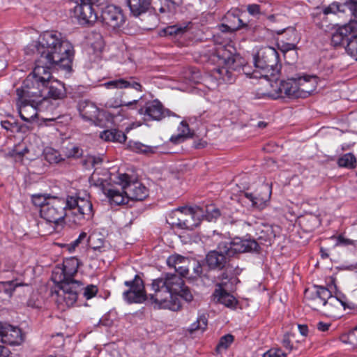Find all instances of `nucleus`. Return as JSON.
Wrapping results in <instances>:
<instances>
[{"label":"nucleus","mask_w":357,"mask_h":357,"mask_svg":"<svg viewBox=\"0 0 357 357\" xmlns=\"http://www.w3.org/2000/svg\"><path fill=\"white\" fill-rule=\"evenodd\" d=\"M195 276L200 277L202 273V267L199 263H197L193 268Z\"/></svg>","instance_id":"bf43d9fd"},{"label":"nucleus","mask_w":357,"mask_h":357,"mask_svg":"<svg viewBox=\"0 0 357 357\" xmlns=\"http://www.w3.org/2000/svg\"><path fill=\"white\" fill-rule=\"evenodd\" d=\"M124 285L129 288L123 293V298L128 303H142L149 298L151 303H154L155 306L159 308L158 305L151 301L150 294L149 296L146 294L144 282L138 275H135L132 280L125 281Z\"/></svg>","instance_id":"9b49d317"},{"label":"nucleus","mask_w":357,"mask_h":357,"mask_svg":"<svg viewBox=\"0 0 357 357\" xmlns=\"http://www.w3.org/2000/svg\"><path fill=\"white\" fill-rule=\"evenodd\" d=\"M234 336L231 334H227L221 337L218 344L216 346V351L218 353L222 352L223 350H226L234 342Z\"/></svg>","instance_id":"c9c22d12"},{"label":"nucleus","mask_w":357,"mask_h":357,"mask_svg":"<svg viewBox=\"0 0 357 357\" xmlns=\"http://www.w3.org/2000/svg\"><path fill=\"white\" fill-rule=\"evenodd\" d=\"M298 328L301 334L303 336H306L308 333V328L306 325H298Z\"/></svg>","instance_id":"680f3d73"},{"label":"nucleus","mask_w":357,"mask_h":357,"mask_svg":"<svg viewBox=\"0 0 357 357\" xmlns=\"http://www.w3.org/2000/svg\"><path fill=\"white\" fill-rule=\"evenodd\" d=\"M138 114L142 116L144 121H160L166 116H174V113L165 109L158 100L147 102L143 107L138 109Z\"/></svg>","instance_id":"2eb2a0df"},{"label":"nucleus","mask_w":357,"mask_h":357,"mask_svg":"<svg viewBox=\"0 0 357 357\" xmlns=\"http://www.w3.org/2000/svg\"><path fill=\"white\" fill-rule=\"evenodd\" d=\"M79 110L81 116L87 121H93L98 118L99 114V109L97 106L89 101H84L80 103Z\"/></svg>","instance_id":"5701e85b"},{"label":"nucleus","mask_w":357,"mask_h":357,"mask_svg":"<svg viewBox=\"0 0 357 357\" xmlns=\"http://www.w3.org/2000/svg\"><path fill=\"white\" fill-rule=\"evenodd\" d=\"M357 32V20H350L349 23L339 27L331 36V43L334 46L347 44L351 36Z\"/></svg>","instance_id":"f3484780"},{"label":"nucleus","mask_w":357,"mask_h":357,"mask_svg":"<svg viewBox=\"0 0 357 357\" xmlns=\"http://www.w3.org/2000/svg\"><path fill=\"white\" fill-rule=\"evenodd\" d=\"M305 298L307 301V305L314 310H319L321 307H326L327 313L331 316H335L333 312L335 309H339L342 306L344 309L347 307L353 308L352 305H347L346 303L335 296H332L326 287L321 286H314L312 289H306L305 291Z\"/></svg>","instance_id":"6e6552de"},{"label":"nucleus","mask_w":357,"mask_h":357,"mask_svg":"<svg viewBox=\"0 0 357 357\" xmlns=\"http://www.w3.org/2000/svg\"><path fill=\"white\" fill-rule=\"evenodd\" d=\"M244 195L251 203L252 202L255 197V195H254L251 192H245Z\"/></svg>","instance_id":"69168bd1"},{"label":"nucleus","mask_w":357,"mask_h":357,"mask_svg":"<svg viewBox=\"0 0 357 357\" xmlns=\"http://www.w3.org/2000/svg\"><path fill=\"white\" fill-rule=\"evenodd\" d=\"M207 326V318L205 314L200 315L196 321L192 323L190 328L189 331L190 333H192L195 331L201 330L204 331Z\"/></svg>","instance_id":"4c0bfd02"},{"label":"nucleus","mask_w":357,"mask_h":357,"mask_svg":"<svg viewBox=\"0 0 357 357\" xmlns=\"http://www.w3.org/2000/svg\"><path fill=\"white\" fill-rule=\"evenodd\" d=\"M224 20L225 23L219 26V30L222 32H233L245 26L237 11H228Z\"/></svg>","instance_id":"aec40b11"},{"label":"nucleus","mask_w":357,"mask_h":357,"mask_svg":"<svg viewBox=\"0 0 357 357\" xmlns=\"http://www.w3.org/2000/svg\"><path fill=\"white\" fill-rule=\"evenodd\" d=\"M87 234L85 232H82L77 238L72 241L68 245L70 252L74 251L75 248L86 238Z\"/></svg>","instance_id":"de8ad7c7"},{"label":"nucleus","mask_w":357,"mask_h":357,"mask_svg":"<svg viewBox=\"0 0 357 357\" xmlns=\"http://www.w3.org/2000/svg\"><path fill=\"white\" fill-rule=\"evenodd\" d=\"M247 10L251 15H259L261 12L260 6L255 3L248 5Z\"/></svg>","instance_id":"603ef678"},{"label":"nucleus","mask_w":357,"mask_h":357,"mask_svg":"<svg viewBox=\"0 0 357 357\" xmlns=\"http://www.w3.org/2000/svg\"><path fill=\"white\" fill-rule=\"evenodd\" d=\"M17 96L18 97L17 107L20 116L23 121L29 122L36 116L37 109H39L41 105H39L37 107H33L31 102L28 101L23 102L20 96L17 94Z\"/></svg>","instance_id":"4be33fe9"},{"label":"nucleus","mask_w":357,"mask_h":357,"mask_svg":"<svg viewBox=\"0 0 357 357\" xmlns=\"http://www.w3.org/2000/svg\"><path fill=\"white\" fill-rule=\"evenodd\" d=\"M86 3H89L90 6L93 7V6H99L104 4L106 0H84Z\"/></svg>","instance_id":"13d9d810"},{"label":"nucleus","mask_w":357,"mask_h":357,"mask_svg":"<svg viewBox=\"0 0 357 357\" xmlns=\"http://www.w3.org/2000/svg\"><path fill=\"white\" fill-rule=\"evenodd\" d=\"M236 59L237 56L230 50L219 47L211 56V61L218 65L213 70L214 75L225 82L232 83L235 79L234 73L241 68Z\"/></svg>","instance_id":"1a4fd4ad"},{"label":"nucleus","mask_w":357,"mask_h":357,"mask_svg":"<svg viewBox=\"0 0 357 357\" xmlns=\"http://www.w3.org/2000/svg\"><path fill=\"white\" fill-rule=\"evenodd\" d=\"M8 356L9 350L3 346H0V357H8Z\"/></svg>","instance_id":"052dcab7"},{"label":"nucleus","mask_w":357,"mask_h":357,"mask_svg":"<svg viewBox=\"0 0 357 357\" xmlns=\"http://www.w3.org/2000/svg\"><path fill=\"white\" fill-rule=\"evenodd\" d=\"M316 76H304L281 79L279 83L271 84V90L267 96L272 99L304 98L316 89Z\"/></svg>","instance_id":"39448f33"},{"label":"nucleus","mask_w":357,"mask_h":357,"mask_svg":"<svg viewBox=\"0 0 357 357\" xmlns=\"http://www.w3.org/2000/svg\"><path fill=\"white\" fill-rule=\"evenodd\" d=\"M126 79L123 78L110 80L103 83L102 85L107 89H126Z\"/></svg>","instance_id":"ea45409f"},{"label":"nucleus","mask_w":357,"mask_h":357,"mask_svg":"<svg viewBox=\"0 0 357 357\" xmlns=\"http://www.w3.org/2000/svg\"><path fill=\"white\" fill-rule=\"evenodd\" d=\"M50 69L35 66L24 80L22 86L16 90L23 102L28 101L37 107L48 98L56 100L65 96L63 84L53 79Z\"/></svg>","instance_id":"7ed1b4c3"},{"label":"nucleus","mask_w":357,"mask_h":357,"mask_svg":"<svg viewBox=\"0 0 357 357\" xmlns=\"http://www.w3.org/2000/svg\"><path fill=\"white\" fill-rule=\"evenodd\" d=\"M190 24V22H188L187 24L183 23L169 26L164 29L162 31L164 32L165 36H181L188 31V26Z\"/></svg>","instance_id":"c85d7f7f"},{"label":"nucleus","mask_w":357,"mask_h":357,"mask_svg":"<svg viewBox=\"0 0 357 357\" xmlns=\"http://www.w3.org/2000/svg\"><path fill=\"white\" fill-rule=\"evenodd\" d=\"M104 246V242L102 239L99 238L98 239V242L96 245H93V249L94 250H100V249Z\"/></svg>","instance_id":"0e129e2a"},{"label":"nucleus","mask_w":357,"mask_h":357,"mask_svg":"<svg viewBox=\"0 0 357 357\" xmlns=\"http://www.w3.org/2000/svg\"><path fill=\"white\" fill-rule=\"evenodd\" d=\"M356 158L351 153H345L339 158L337 165L341 167L353 169L356 166Z\"/></svg>","instance_id":"c756f323"},{"label":"nucleus","mask_w":357,"mask_h":357,"mask_svg":"<svg viewBox=\"0 0 357 357\" xmlns=\"http://www.w3.org/2000/svg\"><path fill=\"white\" fill-rule=\"evenodd\" d=\"M100 17L103 24L112 29L120 27L125 22L122 10L114 5H109L104 8Z\"/></svg>","instance_id":"dca6fc26"},{"label":"nucleus","mask_w":357,"mask_h":357,"mask_svg":"<svg viewBox=\"0 0 357 357\" xmlns=\"http://www.w3.org/2000/svg\"><path fill=\"white\" fill-rule=\"evenodd\" d=\"M79 266V260L75 257H70L63 260L61 265H57L53 270L52 279L55 283L68 282L73 285L82 287L83 284L73 278L77 274Z\"/></svg>","instance_id":"9d476101"},{"label":"nucleus","mask_w":357,"mask_h":357,"mask_svg":"<svg viewBox=\"0 0 357 357\" xmlns=\"http://www.w3.org/2000/svg\"><path fill=\"white\" fill-rule=\"evenodd\" d=\"M188 262V259L179 255H173L167 259V264L169 267L176 268L178 264H185Z\"/></svg>","instance_id":"58836bf2"},{"label":"nucleus","mask_w":357,"mask_h":357,"mask_svg":"<svg viewBox=\"0 0 357 357\" xmlns=\"http://www.w3.org/2000/svg\"><path fill=\"white\" fill-rule=\"evenodd\" d=\"M331 326V324L326 323L324 321H319L317 324V329L321 332L328 331Z\"/></svg>","instance_id":"6e6d98bb"},{"label":"nucleus","mask_w":357,"mask_h":357,"mask_svg":"<svg viewBox=\"0 0 357 357\" xmlns=\"http://www.w3.org/2000/svg\"><path fill=\"white\" fill-rule=\"evenodd\" d=\"M23 286L28 287L29 285L26 283L20 282L18 279L0 282V293H3L8 297H11L17 287Z\"/></svg>","instance_id":"cd10ccee"},{"label":"nucleus","mask_w":357,"mask_h":357,"mask_svg":"<svg viewBox=\"0 0 357 357\" xmlns=\"http://www.w3.org/2000/svg\"><path fill=\"white\" fill-rule=\"evenodd\" d=\"M50 197H46L43 195H32V202L36 206L40 207V210L43 208L44 206L48 202Z\"/></svg>","instance_id":"79ce46f5"},{"label":"nucleus","mask_w":357,"mask_h":357,"mask_svg":"<svg viewBox=\"0 0 357 357\" xmlns=\"http://www.w3.org/2000/svg\"><path fill=\"white\" fill-rule=\"evenodd\" d=\"M322 13L324 15V17H326V16L328 14H338V13H342V14H347L349 13V6L347 3V2H344V3H339L337 1H333L331 4H329L328 6H326L323 8Z\"/></svg>","instance_id":"bb28decb"},{"label":"nucleus","mask_w":357,"mask_h":357,"mask_svg":"<svg viewBox=\"0 0 357 357\" xmlns=\"http://www.w3.org/2000/svg\"><path fill=\"white\" fill-rule=\"evenodd\" d=\"M214 296L217 298L218 301L225 306L231 309L236 307L237 304L236 299L231 294L222 289L221 287L215 289Z\"/></svg>","instance_id":"393cba45"},{"label":"nucleus","mask_w":357,"mask_h":357,"mask_svg":"<svg viewBox=\"0 0 357 357\" xmlns=\"http://www.w3.org/2000/svg\"><path fill=\"white\" fill-rule=\"evenodd\" d=\"M282 346L291 351L293 349V346L291 344V341L290 339V336L288 334L284 335L282 340Z\"/></svg>","instance_id":"864d4df0"},{"label":"nucleus","mask_w":357,"mask_h":357,"mask_svg":"<svg viewBox=\"0 0 357 357\" xmlns=\"http://www.w3.org/2000/svg\"><path fill=\"white\" fill-rule=\"evenodd\" d=\"M322 257H327L328 255L327 254L326 255V253H324V254H322Z\"/></svg>","instance_id":"774afa93"},{"label":"nucleus","mask_w":357,"mask_h":357,"mask_svg":"<svg viewBox=\"0 0 357 357\" xmlns=\"http://www.w3.org/2000/svg\"><path fill=\"white\" fill-rule=\"evenodd\" d=\"M263 357H287V356L281 349L273 348L266 351Z\"/></svg>","instance_id":"49530a36"},{"label":"nucleus","mask_w":357,"mask_h":357,"mask_svg":"<svg viewBox=\"0 0 357 357\" xmlns=\"http://www.w3.org/2000/svg\"><path fill=\"white\" fill-rule=\"evenodd\" d=\"M271 194L270 191L269 193L266 194L264 196H255L252 202V206L259 210L264 209L267 206Z\"/></svg>","instance_id":"72a5a7b5"},{"label":"nucleus","mask_w":357,"mask_h":357,"mask_svg":"<svg viewBox=\"0 0 357 357\" xmlns=\"http://www.w3.org/2000/svg\"><path fill=\"white\" fill-rule=\"evenodd\" d=\"M1 126L6 130H10L13 127V124L8 121H4L1 122Z\"/></svg>","instance_id":"e2e57ef3"},{"label":"nucleus","mask_w":357,"mask_h":357,"mask_svg":"<svg viewBox=\"0 0 357 357\" xmlns=\"http://www.w3.org/2000/svg\"><path fill=\"white\" fill-rule=\"evenodd\" d=\"M178 273H166L162 277L153 280L150 298L160 309L177 311L181 308L180 298L187 302L193 299L189 288L185 285L182 277L188 273V268L184 265L174 269Z\"/></svg>","instance_id":"f03ea898"},{"label":"nucleus","mask_w":357,"mask_h":357,"mask_svg":"<svg viewBox=\"0 0 357 357\" xmlns=\"http://www.w3.org/2000/svg\"><path fill=\"white\" fill-rule=\"evenodd\" d=\"M123 192L119 191L114 188L105 190L104 193L109 199L111 204L121 205L125 204L128 202L129 197Z\"/></svg>","instance_id":"b1692460"},{"label":"nucleus","mask_w":357,"mask_h":357,"mask_svg":"<svg viewBox=\"0 0 357 357\" xmlns=\"http://www.w3.org/2000/svg\"><path fill=\"white\" fill-rule=\"evenodd\" d=\"M0 342L9 345H17L22 342L19 328L7 323L0 322Z\"/></svg>","instance_id":"a211bd4d"},{"label":"nucleus","mask_w":357,"mask_h":357,"mask_svg":"<svg viewBox=\"0 0 357 357\" xmlns=\"http://www.w3.org/2000/svg\"><path fill=\"white\" fill-rule=\"evenodd\" d=\"M186 139L187 138H185L183 135H182L181 134L178 132L176 135H173L170 137L169 140L173 144H180V143L184 142Z\"/></svg>","instance_id":"5fc2aeb1"},{"label":"nucleus","mask_w":357,"mask_h":357,"mask_svg":"<svg viewBox=\"0 0 357 357\" xmlns=\"http://www.w3.org/2000/svg\"><path fill=\"white\" fill-rule=\"evenodd\" d=\"M69 213L73 215L72 221L79 225L93 217V205L88 198L79 196H68L66 199L52 197L40 210L42 218L55 225L63 223Z\"/></svg>","instance_id":"20e7f679"},{"label":"nucleus","mask_w":357,"mask_h":357,"mask_svg":"<svg viewBox=\"0 0 357 357\" xmlns=\"http://www.w3.org/2000/svg\"><path fill=\"white\" fill-rule=\"evenodd\" d=\"M278 45L280 50L284 53L295 50L296 47L294 43H286L284 40H280L278 43Z\"/></svg>","instance_id":"09e8293b"},{"label":"nucleus","mask_w":357,"mask_h":357,"mask_svg":"<svg viewBox=\"0 0 357 357\" xmlns=\"http://www.w3.org/2000/svg\"><path fill=\"white\" fill-rule=\"evenodd\" d=\"M116 183L130 199L142 201L148 196V189L141 182L133 181L127 174H119Z\"/></svg>","instance_id":"ddd939ff"},{"label":"nucleus","mask_w":357,"mask_h":357,"mask_svg":"<svg viewBox=\"0 0 357 357\" xmlns=\"http://www.w3.org/2000/svg\"><path fill=\"white\" fill-rule=\"evenodd\" d=\"M24 52L26 55H35L36 66L61 69L68 73L72 70L74 48L60 32H43L38 40L26 47Z\"/></svg>","instance_id":"f257e3e1"},{"label":"nucleus","mask_w":357,"mask_h":357,"mask_svg":"<svg viewBox=\"0 0 357 357\" xmlns=\"http://www.w3.org/2000/svg\"><path fill=\"white\" fill-rule=\"evenodd\" d=\"M177 131L178 133L183 135L185 138H190L192 137L193 134L190 132L188 124L186 121H182L179 126L177 128Z\"/></svg>","instance_id":"a18cd8bd"},{"label":"nucleus","mask_w":357,"mask_h":357,"mask_svg":"<svg viewBox=\"0 0 357 357\" xmlns=\"http://www.w3.org/2000/svg\"><path fill=\"white\" fill-rule=\"evenodd\" d=\"M346 2L349 6V15L357 20V0H349Z\"/></svg>","instance_id":"3c124183"},{"label":"nucleus","mask_w":357,"mask_h":357,"mask_svg":"<svg viewBox=\"0 0 357 357\" xmlns=\"http://www.w3.org/2000/svg\"><path fill=\"white\" fill-rule=\"evenodd\" d=\"M137 102L138 100L124 102L119 98H112L105 102V105L107 108H117L122 106L130 107L133 105H136Z\"/></svg>","instance_id":"473e14b6"},{"label":"nucleus","mask_w":357,"mask_h":357,"mask_svg":"<svg viewBox=\"0 0 357 357\" xmlns=\"http://www.w3.org/2000/svg\"><path fill=\"white\" fill-rule=\"evenodd\" d=\"M259 248L258 242L255 240L241 238L222 241L218 244V249L225 252L229 257H232L237 253L257 251Z\"/></svg>","instance_id":"f8f14e48"},{"label":"nucleus","mask_w":357,"mask_h":357,"mask_svg":"<svg viewBox=\"0 0 357 357\" xmlns=\"http://www.w3.org/2000/svg\"><path fill=\"white\" fill-rule=\"evenodd\" d=\"M258 126H259V127H260V128H264V127H265V126H266V123H264V122H259V123H258Z\"/></svg>","instance_id":"338daca9"},{"label":"nucleus","mask_w":357,"mask_h":357,"mask_svg":"<svg viewBox=\"0 0 357 357\" xmlns=\"http://www.w3.org/2000/svg\"><path fill=\"white\" fill-rule=\"evenodd\" d=\"M63 151L67 158H79L83 154L82 149L75 145H69Z\"/></svg>","instance_id":"a19ab883"},{"label":"nucleus","mask_w":357,"mask_h":357,"mask_svg":"<svg viewBox=\"0 0 357 357\" xmlns=\"http://www.w3.org/2000/svg\"><path fill=\"white\" fill-rule=\"evenodd\" d=\"M229 257L225 252L220 250L210 251L206 257V261L210 269H223L228 263Z\"/></svg>","instance_id":"6ab92c4d"},{"label":"nucleus","mask_w":357,"mask_h":357,"mask_svg":"<svg viewBox=\"0 0 357 357\" xmlns=\"http://www.w3.org/2000/svg\"><path fill=\"white\" fill-rule=\"evenodd\" d=\"M83 290V296L87 300L92 298L98 293V287L93 284L87 285Z\"/></svg>","instance_id":"c03bdc74"},{"label":"nucleus","mask_w":357,"mask_h":357,"mask_svg":"<svg viewBox=\"0 0 357 357\" xmlns=\"http://www.w3.org/2000/svg\"><path fill=\"white\" fill-rule=\"evenodd\" d=\"M178 214L184 215L185 218L178 217L177 220L172 222L171 224L180 229L188 230H192L199 225L201 217L208 222H212L220 215L219 209L213 206H206L205 210L199 207L195 210L182 207L178 208L172 212L174 216H177Z\"/></svg>","instance_id":"0eeeda50"},{"label":"nucleus","mask_w":357,"mask_h":357,"mask_svg":"<svg viewBox=\"0 0 357 357\" xmlns=\"http://www.w3.org/2000/svg\"><path fill=\"white\" fill-rule=\"evenodd\" d=\"M57 284L59 290L56 291L55 302L58 307L63 311L75 304L77 299L78 291L82 288L68 282Z\"/></svg>","instance_id":"4468645a"},{"label":"nucleus","mask_w":357,"mask_h":357,"mask_svg":"<svg viewBox=\"0 0 357 357\" xmlns=\"http://www.w3.org/2000/svg\"><path fill=\"white\" fill-rule=\"evenodd\" d=\"M127 88H132L137 91H142L143 88L139 82L135 81L133 78H130L129 80L126 79V84Z\"/></svg>","instance_id":"8fccbe9b"},{"label":"nucleus","mask_w":357,"mask_h":357,"mask_svg":"<svg viewBox=\"0 0 357 357\" xmlns=\"http://www.w3.org/2000/svg\"><path fill=\"white\" fill-rule=\"evenodd\" d=\"M178 4L173 0H164L158 9L160 14L168 15L176 12Z\"/></svg>","instance_id":"2f4dec72"},{"label":"nucleus","mask_w":357,"mask_h":357,"mask_svg":"<svg viewBox=\"0 0 357 357\" xmlns=\"http://www.w3.org/2000/svg\"><path fill=\"white\" fill-rule=\"evenodd\" d=\"M43 155L45 160L50 164H57L63 160L58 151L50 147L45 149Z\"/></svg>","instance_id":"7c9ffc66"},{"label":"nucleus","mask_w":357,"mask_h":357,"mask_svg":"<svg viewBox=\"0 0 357 357\" xmlns=\"http://www.w3.org/2000/svg\"><path fill=\"white\" fill-rule=\"evenodd\" d=\"M129 146L132 151L137 153H149L154 152L153 147L146 146L139 142H131Z\"/></svg>","instance_id":"e433bc0d"},{"label":"nucleus","mask_w":357,"mask_h":357,"mask_svg":"<svg viewBox=\"0 0 357 357\" xmlns=\"http://www.w3.org/2000/svg\"><path fill=\"white\" fill-rule=\"evenodd\" d=\"M255 69L252 73H245L253 78H264L271 84L279 83L280 65L279 54L271 47L266 46L259 49L254 56Z\"/></svg>","instance_id":"423d86ee"},{"label":"nucleus","mask_w":357,"mask_h":357,"mask_svg":"<svg viewBox=\"0 0 357 357\" xmlns=\"http://www.w3.org/2000/svg\"><path fill=\"white\" fill-rule=\"evenodd\" d=\"M100 137L105 142H124L126 135L116 129L105 130L100 132Z\"/></svg>","instance_id":"a878e982"},{"label":"nucleus","mask_w":357,"mask_h":357,"mask_svg":"<svg viewBox=\"0 0 357 357\" xmlns=\"http://www.w3.org/2000/svg\"><path fill=\"white\" fill-rule=\"evenodd\" d=\"M153 0H126L127 6L129 8L130 15L135 17H138L151 8Z\"/></svg>","instance_id":"412c9836"},{"label":"nucleus","mask_w":357,"mask_h":357,"mask_svg":"<svg viewBox=\"0 0 357 357\" xmlns=\"http://www.w3.org/2000/svg\"><path fill=\"white\" fill-rule=\"evenodd\" d=\"M346 52L357 61V32L348 40L345 46Z\"/></svg>","instance_id":"f704fd0d"},{"label":"nucleus","mask_w":357,"mask_h":357,"mask_svg":"<svg viewBox=\"0 0 357 357\" xmlns=\"http://www.w3.org/2000/svg\"><path fill=\"white\" fill-rule=\"evenodd\" d=\"M337 245H350V244H352V241L349 239H347V238H345L344 237L342 236H340L338 238H337Z\"/></svg>","instance_id":"4d7b16f0"},{"label":"nucleus","mask_w":357,"mask_h":357,"mask_svg":"<svg viewBox=\"0 0 357 357\" xmlns=\"http://www.w3.org/2000/svg\"><path fill=\"white\" fill-rule=\"evenodd\" d=\"M264 233V234L259 235L257 239L259 241L258 244H265V245H271V241H272V232L271 231V229L267 228V230L266 231H261V234Z\"/></svg>","instance_id":"37998d69"}]
</instances>
